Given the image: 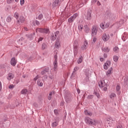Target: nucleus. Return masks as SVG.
<instances>
[{
  "instance_id": "obj_1",
  "label": "nucleus",
  "mask_w": 128,
  "mask_h": 128,
  "mask_svg": "<svg viewBox=\"0 0 128 128\" xmlns=\"http://www.w3.org/2000/svg\"><path fill=\"white\" fill-rule=\"evenodd\" d=\"M78 52V43L76 42H74V56H77Z\"/></svg>"
},
{
  "instance_id": "obj_2",
  "label": "nucleus",
  "mask_w": 128,
  "mask_h": 128,
  "mask_svg": "<svg viewBox=\"0 0 128 128\" xmlns=\"http://www.w3.org/2000/svg\"><path fill=\"white\" fill-rule=\"evenodd\" d=\"M84 122L86 124H88L89 126H94V120L88 117L85 118Z\"/></svg>"
},
{
  "instance_id": "obj_3",
  "label": "nucleus",
  "mask_w": 128,
  "mask_h": 128,
  "mask_svg": "<svg viewBox=\"0 0 128 128\" xmlns=\"http://www.w3.org/2000/svg\"><path fill=\"white\" fill-rule=\"evenodd\" d=\"M37 32H42V34H48L50 32V30L48 28H38L37 29Z\"/></svg>"
},
{
  "instance_id": "obj_4",
  "label": "nucleus",
  "mask_w": 128,
  "mask_h": 128,
  "mask_svg": "<svg viewBox=\"0 0 128 128\" xmlns=\"http://www.w3.org/2000/svg\"><path fill=\"white\" fill-rule=\"evenodd\" d=\"M106 80H106L103 81L100 80L98 82V86H100V88H104V86H108V84L106 82Z\"/></svg>"
},
{
  "instance_id": "obj_5",
  "label": "nucleus",
  "mask_w": 128,
  "mask_h": 128,
  "mask_svg": "<svg viewBox=\"0 0 128 128\" xmlns=\"http://www.w3.org/2000/svg\"><path fill=\"white\" fill-rule=\"evenodd\" d=\"M78 16V14L76 13L74 14L73 16L68 18V22H69L70 24H71V22H74V20H76Z\"/></svg>"
},
{
  "instance_id": "obj_6",
  "label": "nucleus",
  "mask_w": 128,
  "mask_h": 128,
  "mask_svg": "<svg viewBox=\"0 0 128 128\" xmlns=\"http://www.w3.org/2000/svg\"><path fill=\"white\" fill-rule=\"evenodd\" d=\"M102 40L104 42H108L110 40V34H106V33L102 35Z\"/></svg>"
},
{
  "instance_id": "obj_7",
  "label": "nucleus",
  "mask_w": 128,
  "mask_h": 128,
  "mask_svg": "<svg viewBox=\"0 0 128 128\" xmlns=\"http://www.w3.org/2000/svg\"><path fill=\"white\" fill-rule=\"evenodd\" d=\"M60 4V0H54L52 4L53 8H58Z\"/></svg>"
},
{
  "instance_id": "obj_8",
  "label": "nucleus",
  "mask_w": 128,
  "mask_h": 128,
  "mask_svg": "<svg viewBox=\"0 0 128 128\" xmlns=\"http://www.w3.org/2000/svg\"><path fill=\"white\" fill-rule=\"evenodd\" d=\"M60 34V32L57 31L56 32H54V34L51 35V37L50 38L51 40H52V42H54V40H56V37L58 36V34Z\"/></svg>"
},
{
  "instance_id": "obj_9",
  "label": "nucleus",
  "mask_w": 128,
  "mask_h": 128,
  "mask_svg": "<svg viewBox=\"0 0 128 128\" xmlns=\"http://www.w3.org/2000/svg\"><path fill=\"white\" fill-rule=\"evenodd\" d=\"M80 68L78 67H75L72 71V72L71 75V78H74L76 76V72L77 70H78Z\"/></svg>"
},
{
  "instance_id": "obj_10",
  "label": "nucleus",
  "mask_w": 128,
  "mask_h": 128,
  "mask_svg": "<svg viewBox=\"0 0 128 128\" xmlns=\"http://www.w3.org/2000/svg\"><path fill=\"white\" fill-rule=\"evenodd\" d=\"M92 34H94L96 36V34H98V27L96 26V25H94L92 27Z\"/></svg>"
},
{
  "instance_id": "obj_11",
  "label": "nucleus",
  "mask_w": 128,
  "mask_h": 128,
  "mask_svg": "<svg viewBox=\"0 0 128 128\" xmlns=\"http://www.w3.org/2000/svg\"><path fill=\"white\" fill-rule=\"evenodd\" d=\"M112 62L110 60L106 61V62L104 65V70H108V68L110 66Z\"/></svg>"
},
{
  "instance_id": "obj_12",
  "label": "nucleus",
  "mask_w": 128,
  "mask_h": 128,
  "mask_svg": "<svg viewBox=\"0 0 128 128\" xmlns=\"http://www.w3.org/2000/svg\"><path fill=\"white\" fill-rule=\"evenodd\" d=\"M36 36V33L34 32L31 34H26V36L28 38V40H34V38Z\"/></svg>"
},
{
  "instance_id": "obj_13",
  "label": "nucleus",
  "mask_w": 128,
  "mask_h": 128,
  "mask_svg": "<svg viewBox=\"0 0 128 128\" xmlns=\"http://www.w3.org/2000/svg\"><path fill=\"white\" fill-rule=\"evenodd\" d=\"M54 46L56 48H60V40L57 39L56 40Z\"/></svg>"
},
{
  "instance_id": "obj_14",
  "label": "nucleus",
  "mask_w": 128,
  "mask_h": 128,
  "mask_svg": "<svg viewBox=\"0 0 128 128\" xmlns=\"http://www.w3.org/2000/svg\"><path fill=\"white\" fill-rule=\"evenodd\" d=\"M10 64L12 66H16V60L15 58H12L10 60Z\"/></svg>"
},
{
  "instance_id": "obj_15",
  "label": "nucleus",
  "mask_w": 128,
  "mask_h": 128,
  "mask_svg": "<svg viewBox=\"0 0 128 128\" xmlns=\"http://www.w3.org/2000/svg\"><path fill=\"white\" fill-rule=\"evenodd\" d=\"M90 27H88L87 24L84 26V32H86V34H88L90 32Z\"/></svg>"
},
{
  "instance_id": "obj_16",
  "label": "nucleus",
  "mask_w": 128,
  "mask_h": 128,
  "mask_svg": "<svg viewBox=\"0 0 128 128\" xmlns=\"http://www.w3.org/2000/svg\"><path fill=\"white\" fill-rule=\"evenodd\" d=\"M112 73V68H110L106 72V76H110V74Z\"/></svg>"
},
{
  "instance_id": "obj_17",
  "label": "nucleus",
  "mask_w": 128,
  "mask_h": 128,
  "mask_svg": "<svg viewBox=\"0 0 128 128\" xmlns=\"http://www.w3.org/2000/svg\"><path fill=\"white\" fill-rule=\"evenodd\" d=\"M82 30H84V25H82V24L79 22L78 23V30L79 32H82Z\"/></svg>"
},
{
  "instance_id": "obj_18",
  "label": "nucleus",
  "mask_w": 128,
  "mask_h": 128,
  "mask_svg": "<svg viewBox=\"0 0 128 128\" xmlns=\"http://www.w3.org/2000/svg\"><path fill=\"white\" fill-rule=\"evenodd\" d=\"M86 19L88 20H92V13L90 11L87 12V14L86 16Z\"/></svg>"
},
{
  "instance_id": "obj_19",
  "label": "nucleus",
  "mask_w": 128,
  "mask_h": 128,
  "mask_svg": "<svg viewBox=\"0 0 128 128\" xmlns=\"http://www.w3.org/2000/svg\"><path fill=\"white\" fill-rule=\"evenodd\" d=\"M14 78V74H12V73H9L8 76H7V80H11Z\"/></svg>"
},
{
  "instance_id": "obj_20",
  "label": "nucleus",
  "mask_w": 128,
  "mask_h": 128,
  "mask_svg": "<svg viewBox=\"0 0 128 128\" xmlns=\"http://www.w3.org/2000/svg\"><path fill=\"white\" fill-rule=\"evenodd\" d=\"M18 24H22V22H24V16H20L19 20L18 19Z\"/></svg>"
},
{
  "instance_id": "obj_21",
  "label": "nucleus",
  "mask_w": 128,
  "mask_h": 128,
  "mask_svg": "<svg viewBox=\"0 0 128 128\" xmlns=\"http://www.w3.org/2000/svg\"><path fill=\"white\" fill-rule=\"evenodd\" d=\"M53 66H54V70L56 72V68H58V61L54 60L53 62Z\"/></svg>"
},
{
  "instance_id": "obj_22",
  "label": "nucleus",
  "mask_w": 128,
  "mask_h": 128,
  "mask_svg": "<svg viewBox=\"0 0 128 128\" xmlns=\"http://www.w3.org/2000/svg\"><path fill=\"white\" fill-rule=\"evenodd\" d=\"M88 41L85 40L84 45L82 46V50H86V47L88 46Z\"/></svg>"
},
{
  "instance_id": "obj_23",
  "label": "nucleus",
  "mask_w": 128,
  "mask_h": 128,
  "mask_svg": "<svg viewBox=\"0 0 128 128\" xmlns=\"http://www.w3.org/2000/svg\"><path fill=\"white\" fill-rule=\"evenodd\" d=\"M84 112L86 116H92V113L88 110H84Z\"/></svg>"
},
{
  "instance_id": "obj_24",
  "label": "nucleus",
  "mask_w": 128,
  "mask_h": 128,
  "mask_svg": "<svg viewBox=\"0 0 128 128\" xmlns=\"http://www.w3.org/2000/svg\"><path fill=\"white\" fill-rule=\"evenodd\" d=\"M48 68H46L44 70H42L40 74L42 75L46 74V72H48Z\"/></svg>"
},
{
  "instance_id": "obj_25",
  "label": "nucleus",
  "mask_w": 128,
  "mask_h": 128,
  "mask_svg": "<svg viewBox=\"0 0 128 128\" xmlns=\"http://www.w3.org/2000/svg\"><path fill=\"white\" fill-rule=\"evenodd\" d=\"M116 96V94L114 92L111 93V94L110 95V98H112V100H114V98Z\"/></svg>"
},
{
  "instance_id": "obj_26",
  "label": "nucleus",
  "mask_w": 128,
  "mask_h": 128,
  "mask_svg": "<svg viewBox=\"0 0 128 128\" xmlns=\"http://www.w3.org/2000/svg\"><path fill=\"white\" fill-rule=\"evenodd\" d=\"M102 50L104 52H110V48L108 47H105L104 49H102Z\"/></svg>"
},
{
  "instance_id": "obj_27",
  "label": "nucleus",
  "mask_w": 128,
  "mask_h": 128,
  "mask_svg": "<svg viewBox=\"0 0 128 128\" xmlns=\"http://www.w3.org/2000/svg\"><path fill=\"white\" fill-rule=\"evenodd\" d=\"M21 94H28V90H26V89H23L21 91Z\"/></svg>"
},
{
  "instance_id": "obj_28",
  "label": "nucleus",
  "mask_w": 128,
  "mask_h": 128,
  "mask_svg": "<svg viewBox=\"0 0 128 128\" xmlns=\"http://www.w3.org/2000/svg\"><path fill=\"white\" fill-rule=\"evenodd\" d=\"M100 27L102 28V30H104L106 28V23L100 24Z\"/></svg>"
},
{
  "instance_id": "obj_29",
  "label": "nucleus",
  "mask_w": 128,
  "mask_h": 128,
  "mask_svg": "<svg viewBox=\"0 0 128 128\" xmlns=\"http://www.w3.org/2000/svg\"><path fill=\"white\" fill-rule=\"evenodd\" d=\"M83 6H84V3H82V2H80L79 4L76 6V8L78 10L80 8H82Z\"/></svg>"
},
{
  "instance_id": "obj_30",
  "label": "nucleus",
  "mask_w": 128,
  "mask_h": 128,
  "mask_svg": "<svg viewBox=\"0 0 128 128\" xmlns=\"http://www.w3.org/2000/svg\"><path fill=\"white\" fill-rule=\"evenodd\" d=\"M113 60H114V62H118V56H114L113 57Z\"/></svg>"
},
{
  "instance_id": "obj_31",
  "label": "nucleus",
  "mask_w": 128,
  "mask_h": 128,
  "mask_svg": "<svg viewBox=\"0 0 128 128\" xmlns=\"http://www.w3.org/2000/svg\"><path fill=\"white\" fill-rule=\"evenodd\" d=\"M82 56H80V58L78 60V64H82Z\"/></svg>"
},
{
  "instance_id": "obj_32",
  "label": "nucleus",
  "mask_w": 128,
  "mask_h": 128,
  "mask_svg": "<svg viewBox=\"0 0 128 128\" xmlns=\"http://www.w3.org/2000/svg\"><path fill=\"white\" fill-rule=\"evenodd\" d=\"M118 46H115L114 48H113V50L114 52L118 53Z\"/></svg>"
},
{
  "instance_id": "obj_33",
  "label": "nucleus",
  "mask_w": 128,
  "mask_h": 128,
  "mask_svg": "<svg viewBox=\"0 0 128 128\" xmlns=\"http://www.w3.org/2000/svg\"><path fill=\"white\" fill-rule=\"evenodd\" d=\"M14 16L17 20H18V18L20 17V14L17 12H16L14 14Z\"/></svg>"
},
{
  "instance_id": "obj_34",
  "label": "nucleus",
  "mask_w": 128,
  "mask_h": 128,
  "mask_svg": "<svg viewBox=\"0 0 128 128\" xmlns=\"http://www.w3.org/2000/svg\"><path fill=\"white\" fill-rule=\"evenodd\" d=\"M6 22H12V17L10 16H8L6 19Z\"/></svg>"
},
{
  "instance_id": "obj_35",
  "label": "nucleus",
  "mask_w": 128,
  "mask_h": 128,
  "mask_svg": "<svg viewBox=\"0 0 128 128\" xmlns=\"http://www.w3.org/2000/svg\"><path fill=\"white\" fill-rule=\"evenodd\" d=\"M94 94H95V96H97L98 98H100V93H98L96 91H94Z\"/></svg>"
},
{
  "instance_id": "obj_36",
  "label": "nucleus",
  "mask_w": 128,
  "mask_h": 128,
  "mask_svg": "<svg viewBox=\"0 0 128 128\" xmlns=\"http://www.w3.org/2000/svg\"><path fill=\"white\" fill-rule=\"evenodd\" d=\"M37 84L38 86H44V84L42 83V82H40V80L37 81Z\"/></svg>"
},
{
  "instance_id": "obj_37",
  "label": "nucleus",
  "mask_w": 128,
  "mask_h": 128,
  "mask_svg": "<svg viewBox=\"0 0 128 128\" xmlns=\"http://www.w3.org/2000/svg\"><path fill=\"white\" fill-rule=\"evenodd\" d=\"M56 126H58V122L57 121L52 122V126H53L54 128H56Z\"/></svg>"
},
{
  "instance_id": "obj_38",
  "label": "nucleus",
  "mask_w": 128,
  "mask_h": 128,
  "mask_svg": "<svg viewBox=\"0 0 128 128\" xmlns=\"http://www.w3.org/2000/svg\"><path fill=\"white\" fill-rule=\"evenodd\" d=\"M42 50H46V48H47L46 44H42Z\"/></svg>"
},
{
  "instance_id": "obj_39",
  "label": "nucleus",
  "mask_w": 128,
  "mask_h": 128,
  "mask_svg": "<svg viewBox=\"0 0 128 128\" xmlns=\"http://www.w3.org/2000/svg\"><path fill=\"white\" fill-rule=\"evenodd\" d=\"M40 78V76L39 75H37L34 78V82H36V80H38V78Z\"/></svg>"
},
{
  "instance_id": "obj_40",
  "label": "nucleus",
  "mask_w": 128,
  "mask_h": 128,
  "mask_svg": "<svg viewBox=\"0 0 128 128\" xmlns=\"http://www.w3.org/2000/svg\"><path fill=\"white\" fill-rule=\"evenodd\" d=\"M42 18H44V16L42 15V14H40L38 16V20H40L42 19Z\"/></svg>"
},
{
  "instance_id": "obj_41",
  "label": "nucleus",
  "mask_w": 128,
  "mask_h": 128,
  "mask_svg": "<svg viewBox=\"0 0 128 128\" xmlns=\"http://www.w3.org/2000/svg\"><path fill=\"white\" fill-rule=\"evenodd\" d=\"M120 86L118 85L116 86V92H120Z\"/></svg>"
},
{
  "instance_id": "obj_42",
  "label": "nucleus",
  "mask_w": 128,
  "mask_h": 128,
  "mask_svg": "<svg viewBox=\"0 0 128 128\" xmlns=\"http://www.w3.org/2000/svg\"><path fill=\"white\" fill-rule=\"evenodd\" d=\"M14 88V85L12 84L9 86H8V88H10V90H12V88Z\"/></svg>"
},
{
  "instance_id": "obj_43",
  "label": "nucleus",
  "mask_w": 128,
  "mask_h": 128,
  "mask_svg": "<svg viewBox=\"0 0 128 128\" xmlns=\"http://www.w3.org/2000/svg\"><path fill=\"white\" fill-rule=\"evenodd\" d=\"M24 0H20V6H24Z\"/></svg>"
},
{
  "instance_id": "obj_44",
  "label": "nucleus",
  "mask_w": 128,
  "mask_h": 128,
  "mask_svg": "<svg viewBox=\"0 0 128 128\" xmlns=\"http://www.w3.org/2000/svg\"><path fill=\"white\" fill-rule=\"evenodd\" d=\"M94 98V96L93 95H90L88 96V100H92V98Z\"/></svg>"
},
{
  "instance_id": "obj_45",
  "label": "nucleus",
  "mask_w": 128,
  "mask_h": 128,
  "mask_svg": "<svg viewBox=\"0 0 128 128\" xmlns=\"http://www.w3.org/2000/svg\"><path fill=\"white\" fill-rule=\"evenodd\" d=\"M52 94H54V92L52 91L49 93V96H52Z\"/></svg>"
},
{
  "instance_id": "obj_46",
  "label": "nucleus",
  "mask_w": 128,
  "mask_h": 128,
  "mask_svg": "<svg viewBox=\"0 0 128 128\" xmlns=\"http://www.w3.org/2000/svg\"><path fill=\"white\" fill-rule=\"evenodd\" d=\"M96 42V38H94L92 42V44H94Z\"/></svg>"
},
{
  "instance_id": "obj_47",
  "label": "nucleus",
  "mask_w": 128,
  "mask_h": 128,
  "mask_svg": "<svg viewBox=\"0 0 128 128\" xmlns=\"http://www.w3.org/2000/svg\"><path fill=\"white\" fill-rule=\"evenodd\" d=\"M103 90H104V92H106V90H108V86H104Z\"/></svg>"
},
{
  "instance_id": "obj_48",
  "label": "nucleus",
  "mask_w": 128,
  "mask_h": 128,
  "mask_svg": "<svg viewBox=\"0 0 128 128\" xmlns=\"http://www.w3.org/2000/svg\"><path fill=\"white\" fill-rule=\"evenodd\" d=\"M54 60H56V62H58V55L57 54H55L54 55Z\"/></svg>"
},
{
  "instance_id": "obj_49",
  "label": "nucleus",
  "mask_w": 128,
  "mask_h": 128,
  "mask_svg": "<svg viewBox=\"0 0 128 128\" xmlns=\"http://www.w3.org/2000/svg\"><path fill=\"white\" fill-rule=\"evenodd\" d=\"M42 40H44V38L40 37L38 38V42H42Z\"/></svg>"
},
{
  "instance_id": "obj_50",
  "label": "nucleus",
  "mask_w": 128,
  "mask_h": 128,
  "mask_svg": "<svg viewBox=\"0 0 128 128\" xmlns=\"http://www.w3.org/2000/svg\"><path fill=\"white\" fill-rule=\"evenodd\" d=\"M54 114H56V116H58V110H54Z\"/></svg>"
},
{
  "instance_id": "obj_51",
  "label": "nucleus",
  "mask_w": 128,
  "mask_h": 128,
  "mask_svg": "<svg viewBox=\"0 0 128 128\" xmlns=\"http://www.w3.org/2000/svg\"><path fill=\"white\" fill-rule=\"evenodd\" d=\"M54 75H51L49 76V78H50V80H54Z\"/></svg>"
},
{
  "instance_id": "obj_52",
  "label": "nucleus",
  "mask_w": 128,
  "mask_h": 128,
  "mask_svg": "<svg viewBox=\"0 0 128 128\" xmlns=\"http://www.w3.org/2000/svg\"><path fill=\"white\" fill-rule=\"evenodd\" d=\"M108 26H110V24H105V28H108Z\"/></svg>"
},
{
  "instance_id": "obj_53",
  "label": "nucleus",
  "mask_w": 128,
  "mask_h": 128,
  "mask_svg": "<svg viewBox=\"0 0 128 128\" xmlns=\"http://www.w3.org/2000/svg\"><path fill=\"white\" fill-rule=\"evenodd\" d=\"M52 96L48 95V100H52Z\"/></svg>"
},
{
  "instance_id": "obj_54",
  "label": "nucleus",
  "mask_w": 128,
  "mask_h": 128,
  "mask_svg": "<svg viewBox=\"0 0 128 128\" xmlns=\"http://www.w3.org/2000/svg\"><path fill=\"white\" fill-rule=\"evenodd\" d=\"M36 26H40V22H38V20H36Z\"/></svg>"
},
{
  "instance_id": "obj_55",
  "label": "nucleus",
  "mask_w": 128,
  "mask_h": 128,
  "mask_svg": "<svg viewBox=\"0 0 128 128\" xmlns=\"http://www.w3.org/2000/svg\"><path fill=\"white\" fill-rule=\"evenodd\" d=\"M124 81L125 82V84H128V80H126V79H124Z\"/></svg>"
},
{
  "instance_id": "obj_56",
  "label": "nucleus",
  "mask_w": 128,
  "mask_h": 128,
  "mask_svg": "<svg viewBox=\"0 0 128 128\" xmlns=\"http://www.w3.org/2000/svg\"><path fill=\"white\" fill-rule=\"evenodd\" d=\"M12 0H7L8 4H12Z\"/></svg>"
},
{
  "instance_id": "obj_57",
  "label": "nucleus",
  "mask_w": 128,
  "mask_h": 128,
  "mask_svg": "<svg viewBox=\"0 0 128 128\" xmlns=\"http://www.w3.org/2000/svg\"><path fill=\"white\" fill-rule=\"evenodd\" d=\"M104 58H108V54H104Z\"/></svg>"
},
{
  "instance_id": "obj_58",
  "label": "nucleus",
  "mask_w": 128,
  "mask_h": 128,
  "mask_svg": "<svg viewBox=\"0 0 128 128\" xmlns=\"http://www.w3.org/2000/svg\"><path fill=\"white\" fill-rule=\"evenodd\" d=\"M22 40H24V38L22 37L18 40V42H22Z\"/></svg>"
},
{
  "instance_id": "obj_59",
  "label": "nucleus",
  "mask_w": 128,
  "mask_h": 128,
  "mask_svg": "<svg viewBox=\"0 0 128 128\" xmlns=\"http://www.w3.org/2000/svg\"><path fill=\"white\" fill-rule=\"evenodd\" d=\"M97 0H92V4H94L95 2H96Z\"/></svg>"
},
{
  "instance_id": "obj_60",
  "label": "nucleus",
  "mask_w": 128,
  "mask_h": 128,
  "mask_svg": "<svg viewBox=\"0 0 128 128\" xmlns=\"http://www.w3.org/2000/svg\"><path fill=\"white\" fill-rule=\"evenodd\" d=\"M104 60V58H100V62H103Z\"/></svg>"
},
{
  "instance_id": "obj_61",
  "label": "nucleus",
  "mask_w": 128,
  "mask_h": 128,
  "mask_svg": "<svg viewBox=\"0 0 128 128\" xmlns=\"http://www.w3.org/2000/svg\"><path fill=\"white\" fill-rule=\"evenodd\" d=\"M2 82H0V90H2Z\"/></svg>"
},
{
  "instance_id": "obj_62",
  "label": "nucleus",
  "mask_w": 128,
  "mask_h": 128,
  "mask_svg": "<svg viewBox=\"0 0 128 128\" xmlns=\"http://www.w3.org/2000/svg\"><path fill=\"white\" fill-rule=\"evenodd\" d=\"M22 78H26V76L25 74L22 75Z\"/></svg>"
},
{
  "instance_id": "obj_63",
  "label": "nucleus",
  "mask_w": 128,
  "mask_h": 128,
  "mask_svg": "<svg viewBox=\"0 0 128 128\" xmlns=\"http://www.w3.org/2000/svg\"><path fill=\"white\" fill-rule=\"evenodd\" d=\"M116 128H122V127L120 126H117Z\"/></svg>"
},
{
  "instance_id": "obj_64",
  "label": "nucleus",
  "mask_w": 128,
  "mask_h": 128,
  "mask_svg": "<svg viewBox=\"0 0 128 128\" xmlns=\"http://www.w3.org/2000/svg\"><path fill=\"white\" fill-rule=\"evenodd\" d=\"M97 4L98 6H100V2L98 1L97 2Z\"/></svg>"
}]
</instances>
